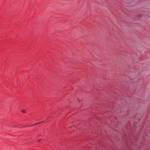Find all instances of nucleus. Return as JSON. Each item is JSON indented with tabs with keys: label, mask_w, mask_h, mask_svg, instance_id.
I'll list each match as a JSON object with an SVG mask.
<instances>
[{
	"label": "nucleus",
	"mask_w": 150,
	"mask_h": 150,
	"mask_svg": "<svg viewBox=\"0 0 150 150\" xmlns=\"http://www.w3.org/2000/svg\"><path fill=\"white\" fill-rule=\"evenodd\" d=\"M21 112H22V113H25V111L24 110H22L21 111Z\"/></svg>",
	"instance_id": "1"
},
{
	"label": "nucleus",
	"mask_w": 150,
	"mask_h": 150,
	"mask_svg": "<svg viewBox=\"0 0 150 150\" xmlns=\"http://www.w3.org/2000/svg\"><path fill=\"white\" fill-rule=\"evenodd\" d=\"M40 123H41V122H38L37 123H35V124H34V125H36V124H39Z\"/></svg>",
	"instance_id": "2"
},
{
	"label": "nucleus",
	"mask_w": 150,
	"mask_h": 150,
	"mask_svg": "<svg viewBox=\"0 0 150 150\" xmlns=\"http://www.w3.org/2000/svg\"><path fill=\"white\" fill-rule=\"evenodd\" d=\"M40 139H39V140H38V142H39L40 141Z\"/></svg>",
	"instance_id": "3"
}]
</instances>
